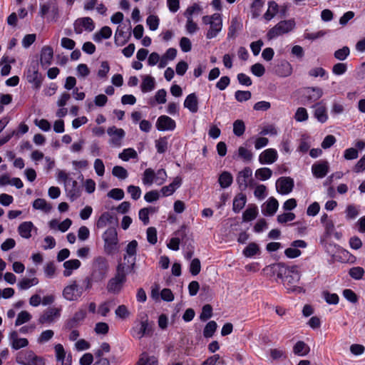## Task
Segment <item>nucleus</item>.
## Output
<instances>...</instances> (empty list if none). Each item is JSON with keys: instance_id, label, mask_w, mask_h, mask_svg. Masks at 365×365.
Instances as JSON below:
<instances>
[{"instance_id": "1", "label": "nucleus", "mask_w": 365, "mask_h": 365, "mask_svg": "<svg viewBox=\"0 0 365 365\" xmlns=\"http://www.w3.org/2000/svg\"><path fill=\"white\" fill-rule=\"evenodd\" d=\"M138 243L135 240H131L125 248L123 259L126 263H119L116 267L115 276L126 280V275L135 271L136 257Z\"/></svg>"}, {"instance_id": "2", "label": "nucleus", "mask_w": 365, "mask_h": 365, "mask_svg": "<svg viewBox=\"0 0 365 365\" xmlns=\"http://www.w3.org/2000/svg\"><path fill=\"white\" fill-rule=\"evenodd\" d=\"M273 275L281 279L284 285L289 286L287 289H292L300 279L299 273L296 266L287 267L283 263L274 264L269 267Z\"/></svg>"}, {"instance_id": "3", "label": "nucleus", "mask_w": 365, "mask_h": 365, "mask_svg": "<svg viewBox=\"0 0 365 365\" xmlns=\"http://www.w3.org/2000/svg\"><path fill=\"white\" fill-rule=\"evenodd\" d=\"M109 271L108 260L103 256H98L93 260L90 275L96 284L103 282Z\"/></svg>"}, {"instance_id": "4", "label": "nucleus", "mask_w": 365, "mask_h": 365, "mask_svg": "<svg viewBox=\"0 0 365 365\" xmlns=\"http://www.w3.org/2000/svg\"><path fill=\"white\" fill-rule=\"evenodd\" d=\"M139 323L130 329V334L133 337L141 339L144 336H150L153 335V322H150L148 316L145 312H141L138 316Z\"/></svg>"}, {"instance_id": "5", "label": "nucleus", "mask_w": 365, "mask_h": 365, "mask_svg": "<svg viewBox=\"0 0 365 365\" xmlns=\"http://www.w3.org/2000/svg\"><path fill=\"white\" fill-rule=\"evenodd\" d=\"M104 242V252L108 255H113L118 250V232L115 227H108L102 235Z\"/></svg>"}, {"instance_id": "6", "label": "nucleus", "mask_w": 365, "mask_h": 365, "mask_svg": "<svg viewBox=\"0 0 365 365\" xmlns=\"http://www.w3.org/2000/svg\"><path fill=\"white\" fill-rule=\"evenodd\" d=\"M202 22L205 24L210 25V28L205 35L207 39L215 38L222 30V19L221 15L218 13L211 16H203Z\"/></svg>"}, {"instance_id": "7", "label": "nucleus", "mask_w": 365, "mask_h": 365, "mask_svg": "<svg viewBox=\"0 0 365 365\" xmlns=\"http://www.w3.org/2000/svg\"><path fill=\"white\" fill-rule=\"evenodd\" d=\"M294 27L295 21L294 19L281 21L268 31L267 37L269 40L274 39L281 35L289 33Z\"/></svg>"}, {"instance_id": "8", "label": "nucleus", "mask_w": 365, "mask_h": 365, "mask_svg": "<svg viewBox=\"0 0 365 365\" xmlns=\"http://www.w3.org/2000/svg\"><path fill=\"white\" fill-rule=\"evenodd\" d=\"M39 66L38 61H32L26 71V80L32 85L34 90H39L41 87L43 77L39 73Z\"/></svg>"}, {"instance_id": "9", "label": "nucleus", "mask_w": 365, "mask_h": 365, "mask_svg": "<svg viewBox=\"0 0 365 365\" xmlns=\"http://www.w3.org/2000/svg\"><path fill=\"white\" fill-rule=\"evenodd\" d=\"M16 361L20 365H45L44 359L37 356L31 350L19 351L16 355Z\"/></svg>"}, {"instance_id": "10", "label": "nucleus", "mask_w": 365, "mask_h": 365, "mask_svg": "<svg viewBox=\"0 0 365 365\" xmlns=\"http://www.w3.org/2000/svg\"><path fill=\"white\" fill-rule=\"evenodd\" d=\"M236 182L241 192L245 191L248 187L253 188L255 186V182L252 178V170L250 167H245L238 172Z\"/></svg>"}, {"instance_id": "11", "label": "nucleus", "mask_w": 365, "mask_h": 365, "mask_svg": "<svg viewBox=\"0 0 365 365\" xmlns=\"http://www.w3.org/2000/svg\"><path fill=\"white\" fill-rule=\"evenodd\" d=\"M83 294V288L81 287L76 280H73L66 286L62 292L63 297L69 302L78 301Z\"/></svg>"}, {"instance_id": "12", "label": "nucleus", "mask_w": 365, "mask_h": 365, "mask_svg": "<svg viewBox=\"0 0 365 365\" xmlns=\"http://www.w3.org/2000/svg\"><path fill=\"white\" fill-rule=\"evenodd\" d=\"M39 13L42 17H46L49 22H56L59 17L58 6L53 1L41 4Z\"/></svg>"}, {"instance_id": "13", "label": "nucleus", "mask_w": 365, "mask_h": 365, "mask_svg": "<svg viewBox=\"0 0 365 365\" xmlns=\"http://www.w3.org/2000/svg\"><path fill=\"white\" fill-rule=\"evenodd\" d=\"M61 307H49L44 310L38 319L40 324H51L61 317Z\"/></svg>"}, {"instance_id": "14", "label": "nucleus", "mask_w": 365, "mask_h": 365, "mask_svg": "<svg viewBox=\"0 0 365 365\" xmlns=\"http://www.w3.org/2000/svg\"><path fill=\"white\" fill-rule=\"evenodd\" d=\"M323 95V91L319 87H307L304 90L302 101L305 106H309L317 101Z\"/></svg>"}, {"instance_id": "15", "label": "nucleus", "mask_w": 365, "mask_h": 365, "mask_svg": "<svg viewBox=\"0 0 365 365\" xmlns=\"http://www.w3.org/2000/svg\"><path fill=\"white\" fill-rule=\"evenodd\" d=\"M277 192L282 195L289 194L294 186V181L290 177H280L275 183Z\"/></svg>"}, {"instance_id": "16", "label": "nucleus", "mask_w": 365, "mask_h": 365, "mask_svg": "<svg viewBox=\"0 0 365 365\" xmlns=\"http://www.w3.org/2000/svg\"><path fill=\"white\" fill-rule=\"evenodd\" d=\"M73 27L75 33L81 34L83 31H93L95 29V24L91 17H82L75 21Z\"/></svg>"}, {"instance_id": "17", "label": "nucleus", "mask_w": 365, "mask_h": 365, "mask_svg": "<svg viewBox=\"0 0 365 365\" xmlns=\"http://www.w3.org/2000/svg\"><path fill=\"white\" fill-rule=\"evenodd\" d=\"M107 133L110 137L109 144L114 147H120L122 140L125 138V133L123 129L118 128L115 126H110L107 129Z\"/></svg>"}, {"instance_id": "18", "label": "nucleus", "mask_w": 365, "mask_h": 365, "mask_svg": "<svg viewBox=\"0 0 365 365\" xmlns=\"http://www.w3.org/2000/svg\"><path fill=\"white\" fill-rule=\"evenodd\" d=\"M307 243L302 240H294L291 242L290 247L284 250L285 256L289 259H294L302 255V252L299 248H306Z\"/></svg>"}, {"instance_id": "19", "label": "nucleus", "mask_w": 365, "mask_h": 365, "mask_svg": "<svg viewBox=\"0 0 365 365\" xmlns=\"http://www.w3.org/2000/svg\"><path fill=\"white\" fill-rule=\"evenodd\" d=\"M155 126L158 130L159 131H172L175 129L176 123L170 117L165 115H163L158 117L156 121Z\"/></svg>"}, {"instance_id": "20", "label": "nucleus", "mask_w": 365, "mask_h": 365, "mask_svg": "<svg viewBox=\"0 0 365 365\" xmlns=\"http://www.w3.org/2000/svg\"><path fill=\"white\" fill-rule=\"evenodd\" d=\"M329 170V165L327 160H319L314 163L312 166V175L316 178H324Z\"/></svg>"}, {"instance_id": "21", "label": "nucleus", "mask_w": 365, "mask_h": 365, "mask_svg": "<svg viewBox=\"0 0 365 365\" xmlns=\"http://www.w3.org/2000/svg\"><path fill=\"white\" fill-rule=\"evenodd\" d=\"M278 153L274 148H268L262 151L259 155V162L262 165H271L277 161Z\"/></svg>"}, {"instance_id": "22", "label": "nucleus", "mask_w": 365, "mask_h": 365, "mask_svg": "<svg viewBox=\"0 0 365 365\" xmlns=\"http://www.w3.org/2000/svg\"><path fill=\"white\" fill-rule=\"evenodd\" d=\"M65 190L68 197L71 200L74 201L81 196V189L78 185L76 180L71 179L68 180L66 185H65Z\"/></svg>"}, {"instance_id": "23", "label": "nucleus", "mask_w": 365, "mask_h": 365, "mask_svg": "<svg viewBox=\"0 0 365 365\" xmlns=\"http://www.w3.org/2000/svg\"><path fill=\"white\" fill-rule=\"evenodd\" d=\"M292 70L291 63L283 60L274 67V73L279 77L285 78L292 75Z\"/></svg>"}, {"instance_id": "24", "label": "nucleus", "mask_w": 365, "mask_h": 365, "mask_svg": "<svg viewBox=\"0 0 365 365\" xmlns=\"http://www.w3.org/2000/svg\"><path fill=\"white\" fill-rule=\"evenodd\" d=\"M9 341L11 348L19 350L28 346L29 341L26 338H19L18 333L13 331L9 334Z\"/></svg>"}, {"instance_id": "25", "label": "nucleus", "mask_w": 365, "mask_h": 365, "mask_svg": "<svg viewBox=\"0 0 365 365\" xmlns=\"http://www.w3.org/2000/svg\"><path fill=\"white\" fill-rule=\"evenodd\" d=\"M126 280L114 276L110 279L107 284V290L109 293L118 294L123 288Z\"/></svg>"}, {"instance_id": "26", "label": "nucleus", "mask_w": 365, "mask_h": 365, "mask_svg": "<svg viewBox=\"0 0 365 365\" xmlns=\"http://www.w3.org/2000/svg\"><path fill=\"white\" fill-rule=\"evenodd\" d=\"M53 51L51 46H44L41 51L40 63L43 68H46L52 63Z\"/></svg>"}, {"instance_id": "27", "label": "nucleus", "mask_w": 365, "mask_h": 365, "mask_svg": "<svg viewBox=\"0 0 365 365\" xmlns=\"http://www.w3.org/2000/svg\"><path fill=\"white\" fill-rule=\"evenodd\" d=\"M181 185L182 179L179 177H176L168 185L163 186L160 192L163 196L168 197L172 195Z\"/></svg>"}, {"instance_id": "28", "label": "nucleus", "mask_w": 365, "mask_h": 365, "mask_svg": "<svg viewBox=\"0 0 365 365\" xmlns=\"http://www.w3.org/2000/svg\"><path fill=\"white\" fill-rule=\"evenodd\" d=\"M33 230L37 231V228L34 227L31 221L23 222L19 225L17 229L19 235L24 239H29L31 237Z\"/></svg>"}, {"instance_id": "29", "label": "nucleus", "mask_w": 365, "mask_h": 365, "mask_svg": "<svg viewBox=\"0 0 365 365\" xmlns=\"http://www.w3.org/2000/svg\"><path fill=\"white\" fill-rule=\"evenodd\" d=\"M184 107L188 109L192 113H195L198 110L197 97L195 93L187 96L184 101Z\"/></svg>"}, {"instance_id": "30", "label": "nucleus", "mask_w": 365, "mask_h": 365, "mask_svg": "<svg viewBox=\"0 0 365 365\" xmlns=\"http://www.w3.org/2000/svg\"><path fill=\"white\" fill-rule=\"evenodd\" d=\"M247 202V197L242 192L237 194L232 203V210L235 213H239L245 206Z\"/></svg>"}, {"instance_id": "31", "label": "nucleus", "mask_w": 365, "mask_h": 365, "mask_svg": "<svg viewBox=\"0 0 365 365\" xmlns=\"http://www.w3.org/2000/svg\"><path fill=\"white\" fill-rule=\"evenodd\" d=\"M81 265V262L77 259L66 261L63 263V267L65 269L63 271V276L66 277H70L72 274L73 271L78 269Z\"/></svg>"}, {"instance_id": "32", "label": "nucleus", "mask_w": 365, "mask_h": 365, "mask_svg": "<svg viewBox=\"0 0 365 365\" xmlns=\"http://www.w3.org/2000/svg\"><path fill=\"white\" fill-rule=\"evenodd\" d=\"M242 254L247 258H252L261 254L260 247L256 242H250L244 248Z\"/></svg>"}, {"instance_id": "33", "label": "nucleus", "mask_w": 365, "mask_h": 365, "mask_svg": "<svg viewBox=\"0 0 365 365\" xmlns=\"http://www.w3.org/2000/svg\"><path fill=\"white\" fill-rule=\"evenodd\" d=\"M233 182V176L228 171H222L218 177V183L221 188L226 189Z\"/></svg>"}, {"instance_id": "34", "label": "nucleus", "mask_w": 365, "mask_h": 365, "mask_svg": "<svg viewBox=\"0 0 365 365\" xmlns=\"http://www.w3.org/2000/svg\"><path fill=\"white\" fill-rule=\"evenodd\" d=\"M258 215V207L255 205H249L242 214V221L248 222L255 220Z\"/></svg>"}, {"instance_id": "35", "label": "nucleus", "mask_w": 365, "mask_h": 365, "mask_svg": "<svg viewBox=\"0 0 365 365\" xmlns=\"http://www.w3.org/2000/svg\"><path fill=\"white\" fill-rule=\"evenodd\" d=\"M315 107L314 116L321 123H324L328 120L327 109L324 106H321L319 103L314 106Z\"/></svg>"}, {"instance_id": "36", "label": "nucleus", "mask_w": 365, "mask_h": 365, "mask_svg": "<svg viewBox=\"0 0 365 365\" xmlns=\"http://www.w3.org/2000/svg\"><path fill=\"white\" fill-rule=\"evenodd\" d=\"M320 221L324 227L325 234L327 236H331L335 230V227L333 220L329 218L327 214L324 213L321 216Z\"/></svg>"}, {"instance_id": "37", "label": "nucleus", "mask_w": 365, "mask_h": 365, "mask_svg": "<svg viewBox=\"0 0 365 365\" xmlns=\"http://www.w3.org/2000/svg\"><path fill=\"white\" fill-rule=\"evenodd\" d=\"M279 207V202L276 198L274 197H269L266 202L264 207V214L272 216L273 215L277 210Z\"/></svg>"}, {"instance_id": "38", "label": "nucleus", "mask_w": 365, "mask_h": 365, "mask_svg": "<svg viewBox=\"0 0 365 365\" xmlns=\"http://www.w3.org/2000/svg\"><path fill=\"white\" fill-rule=\"evenodd\" d=\"M112 35V29L107 26H103L99 31L96 32L93 37L94 41L99 43L103 39H108Z\"/></svg>"}, {"instance_id": "39", "label": "nucleus", "mask_w": 365, "mask_h": 365, "mask_svg": "<svg viewBox=\"0 0 365 365\" xmlns=\"http://www.w3.org/2000/svg\"><path fill=\"white\" fill-rule=\"evenodd\" d=\"M309 351V346L302 341H298L293 346L294 354L299 356H307Z\"/></svg>"}, {"instance_id": "40", "label": "nucleus", "mask_w": 365, "mask_h": 365, "mask_svg": "<svg viewBox=\"0 0 365 365\" xmlns=\"http://www.w3.org/2000/svg\"><path fill=\"white\" fill-rule=\"evenodd\" d=\"M360 206L354 204L348 205L345 210L346 220H353L359 215Z\"/></svg>"}, {"instance_id": "41", "label": "nucleus", "mask_w": 365, "mask_h": 365, "mask_svg": "<svg viewBox=\"0 0 365 365\" xmlns=\"http://www.w3.org/2000/svg\"><path fill=\"white\" fill-rule=\"evenodd\" d=\"M14 58H9L8 56H4L0 61V66H1V74L3 76H6L10 73L11 66L9 63H14Z\"/></svg>"}, {"instance_id": "42", "label": "nucleus", "mask_w": 365, "mask_h": 365, "mask_svg": "<svg viewBox=\"0 0 365 365\" xmlns=\"http://www.w3.org/2000/svg\"><path fill=\"white\" fill-rule=\"evenodd\" d=\"M113 216L109 212H103L96 221V226L98 229H102L111 223Z\"/></svg>"}, {"instance_id": "43", "label": "nucleus", "mask_w": 365, "mask_h": 365, "mask_svg": "<svg viewBox=\"0 0 365 365\" xmlns=\"http://www.w3.org/2000/svg\"><path fill=\"white\" fill-rule=\"evenodd\" d=\"M155 88V78L153 77L145 76L140 85V89L143 93H148Z\"/></svg>"}, {"instance_id": "44", "label": "nucleus", "mask_w": 365, "mask_h": 365, "mask_svg": "<svg viewBox=\"0 0 365 365\" xmlns=\"http://www.w3.org/2000/svg\"><path fill=\"white\" fill-rule=\"evenodd\" d=\"M308 76L312 78L320 77L324 80H327L329 78L327 71L322 67H314L311 68L308 71Z\"/></svg>"}, {"instance_id": "45", "label": "nucleus", "mask_w": 365, "mask_h": 365, "mask_svg": "<svg viewBox=\"0 0 365 365\" xmlns=\"http://www.w3.org/2000/svg\"><path fill=\"white\" fill-rule=\"evenodd\" d=\"M118 158L123 161H128L130 159H137L138 153L133 148H129L124 149L121 153H119Z\"/></svg>"}, {"instance_id": "46", "label": "nucleus", "mask_w": 365, "mask_h": 365, "mask_svg": "<svg viewBox=\"0 0 365 365\" xmlns=\"http://www.w3.org/2000/svg\"><path fill=\"white\" fill-rule=\"evenodd\" d=\"M278 11V4L274 1H271L268 3V9L264 14V18L266 21H269L272 19L274 17Z\"/></svg>"}, {"instance_id": "47", "label": "nucleus", "mask_w": 365, "mask_h": 365, "mask_svg": "<svg viewBox=\"0 0 365 365\" xmlns=\"http://www.w3.org/2000/svg\"><path fill=\"white\" fill-rule=\"evenodd\" d=\"M33 207L35 210H40L45 212H50L52 208L51 205L42 198L35 200L33 202Z\"/></svg>"}, {"instance_id": "48", "label": "nucleus", "mask_w": 365, "mask_h": 365, "mask_svg": "<svg viewBox=\"0 0 365 365\" xmlns=\"http://www.w3.org/2000/svg\"><path fill=\"white\" fill-rule=\"evenodd\" d=\"M142 181L144 185H151L155 182V171L152 168L145 169L143 174Z\"/></svg>"}, {"instance_id": "49", "label": "nucleus", "mask_w": 365, "mask_h": 365, "mask_svg": "<svg viewBox=\"0 0 365 365\" xmlns=\"http://www.w3.org/2000/svg\"><path fill=\"white\" fill-rule=\"evenodd\" d=\"M38 284V279L36 277L31 279L24 278L18 283V287L20 289L26 290L30 287Z\"/></svg>"}, {"instance_id": "50", "label": "nucleus", "mask_w": 365, "mask_h": 365, "mask_svg": "<svg viewBox=\"0 0 365 365\" xmlns=\"http://www.w3.org/2000/svg\"><path fill=\"white\" fill-rule=\"evenodd\" d=\"M272 175V171L269 168H261L255 171V177L262 181L269 179Z\"/></svg>"}, {"instance_id": "51", "label": "nucleus", "mask_w": 365, "mask_h": 365, "mask_svg": "<svg viewBox=\"0 0 365 365\" xmlns=\"http://www.w3.org/2000/svg\"><path fill=\"white\" fill-rule=\"evenodd\" d=\"M323 299L328 304L336 305L339 302V297L336 293H331L329 291H324L322 292Z\"/></svg>"}, {"instance_id": "52", "label": "nucleus", "mask_w": 365, "mask_h": 365, "mask_svg": "<svg viewBox=\"0 0 365 365\" xmlns=\"http://www.w3.org/2000/svg\"><path fill=\"white\" fill-rule=\"evenodd\" d=\"M155 148L160 154L165 153L168 149V138L166 137H160L155 141Z\"/></svg>"}, {"instance_id": "53", "label": "nucleus", "mask_w": 365, "mask_h": 365, "mask_svg": "<svg viewBox=\"0 0 365 365\" xmlns=\"http://www.w3.org/2000/svg\"><path fill=\"white\" fill-rule=\"evenodd\" d=\"M32 318V315L27 311H21L17 315L15 321V326L19 327L24 323L29 322Z\"/></svg>"}, {"instance_id": "54", "label": "nucleus", "mask_w": 365, "mask_h": 365, "mask_svg": "<svg viewBox=\"0 0 365 365\" xmlns=\"http://www.w3.org/2000/svg\"><path fill=\"white\" fill-rule=\"evenodd\" d=\"M112 174L119 180H125L128 176V173L125 168L120 165H115L112 169Z\"/></svg>"}, {"instance_id": "55", "label": "nucleus", "mask_w": 365, "mask_h": 365, "mask_svg": "<svg viewBox=\"0 0 365 365\" xmlns=\"http://www.w3.org/2000/svg\"><path fill=\"white\" fill-rule=\"evenodd\" d=\"M294 118L297 122L307 121L309 118L307 109L303 107L298 108L294 113Z\"/></svg>"}, {"instance_id": "56", "label": "nucleus", "mask_w": 365, "mask_h": 365, "mask_svg": "<svg viewBox=\"0 0 365 365\" xmlns=\"http://www.w3.org/2000/svg\"><path fill=\"white\" fill-rule=\"evenodd\" d=\"M217 327V323L215 321H210L204 328L203 336L205 338L212 337L216 331Z\"/></svg>"}, {"instance_id": "57", "label": "nucleus", "mask_w": 365, "mask_h": 365, "mask_svg": "<svg viewBox=\"0 0 365 365\" xmlns=\"http://www.w3.org/2000/svg\"><path fill=\"white\" fill-rule=\"evenodd\" d=\"M245 131V125L243 120H236L233 123V133L237 136H242Z\"/></svg>"}, {"instance_id": "58", "label": "nucleus", "mask_w": 365, "mask_h": 365, "mask_svg": "<svg viewBox=\"0 0 365 365\" xmlns=\"http://www.w3.org/2000/svg\"><path fill=\"white\" fill-rule=\"evenodd\" d=\"M155 209L150 207H144L139 210L138 212V217L139 219L143 222L145 225H147L149 224V213L150 211H154Z\"/></svg>"}, {"instance_id": "59", "label": "nucleus", "mask_w": 365, "mask_h": 365, "mask_svg": "<svg viewBox=\"0 0 365 365\" xmlns=\"http://www.w3.org/2000/svg\"><path fill=\"white\" fill-rule=\"evenodd\" d=\"M254 187H255V191H254V195L257 199L262 200H264L267 197V187L265 185H255V186Z\"/></svg>"}, {"instance_id": "60", "label": "nucleus", "mask_w": 365, "mask_h": 365, "mask_svg": "<svg viewBox=\"0 0 365 365\" xmlns=\"http://www.w3.org/2000/svg\"><path fill=\"white\" fill-rule=\"evenodd\" d=\"M349 48L348 46H344L336 50L334 53V56L339 61H344L349 56Z\"/></svg>"}, {"instance_id": "61", "label": "nucleus", "mask_w": 365, "mask_h": 365, "mask_svg": "<svg viewBox=\"0 0 365 365\" xmlns=\"http://www.w3.org/2000/svg\"><path fill=\"white\" fill-rule=\"evenodd\" d=\"M252 97V93L249 91L238 90L235 93V98L238 102H245L250 100Z\"/></svg>"}, {"instance_id": "62", "label": "nucleus", "mask_w": 365, "mask_h": 365, "mask_svg": "<svg viewBox=\"0 0 365 365\" xmlns=\"http://www.w3.org/2000/svg\"><path fill=\"white\" fill-rule=\"evenodd\" d=\"M187 236V227L182 225L180 228L174 232V237L178 238L180 242H185Z\"/></svg>"}, {"instance_id": "63", "label": "nucleus", "mask_w": 365, "mask_h": 365, "mask_svg": "<svg viewBox=\"0 0 365 365\" xmlns=\"http://www.w3.org/2000/svg\"><path fill=\"white\" fill-rule=\"evenodd\" d=\"M146 24L150 30L155 31L158 29L160 24V19L157 16L150 15L146 19Z\"/></svg>"}, {"instance_id": "64", "label": "nucleus", "mask_w": 365, "mask_h": 365, "mask_svg": "<svg viewBox=\"0 0 365 365\" xmlns=\"http://www.w3.org/2000/svg\"><path fill=\"white\" fill-rule=\"evenodd\" d=\"M138 365H158V362L154 356H143L139 359Z\"/></svg>"}]
</instances>
